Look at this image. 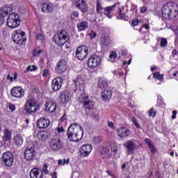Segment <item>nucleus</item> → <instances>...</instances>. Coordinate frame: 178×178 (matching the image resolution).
I'll return each mask as SVG.
<instances>
[{
	"mask_svg": "<svg viewBox=\"0 0 178 178\" xmlns=\"http://www.w3.org/2000/svg\"><path fill=\"white\" fill-rule=\"evenodd\" d=\"M67 135L70 141L77 143L83 138L84 131L83 127L77 123L71 124L67 129Z\"/></svg>",
	"mask_w": 178,
	"mask_h": 178,
	"instance_id": "obj_1",
	"label": "nucleus"
},
{
	"mask_svg": "<svg viewBox=\"0 0 178 178\" xmlns=\"http://www.w3.org/2000/svg\"><path fill=\"white\" fill-rule=\"evenodd\" d=\"M161 15L163 19H175L177 17L178 6L173 3H167L161 8Z\"/></svg>",
	"mask_w": 178,
	"mask_h": 178,
	"instance_id": "obj_2",
	"label": "nucleus"
},
{
	"mask_svg": "<svg viewBox=\"0 0 178 178\" xmlns=\"http://www.w3.org/2000/svg\"><path fill=\"white\" fill-rule=\"evenodd\" d=\"M69 33H67V31L65 29L58 31L52 38L54 42H55L56 45L59 48H62L63 45L69 41Z\"/></svg>",
	"mask_w": 178,
	"mask_h": 178,
	"instance_id": "obj_3",
	"label": "nucleus"
},
{
	"mask_svg": "<svg viewBox=\"0 0 178 178\" xmlns=\"http://www.w3.org/2000/svg\"><path fill=\"white\" fill-rule=\"evenodd\" d=\"M38 109H40V103L34 98L28 99L24 106L26 115H34L38 111Z\"/></svg>",
	"mask_w": 178,
	"mask_h": 178,
	"instance_id": "obj_4",
	"label": "nucleus"
},
{
	"mask_svg": "<svg viewBox=\"0 0 178 178\" xmlns=\"http://www.w3.org/2000/svg\"><path fill=\"white\" fill-rule=\"evenodd\" d=\"M6 24L9 29H16L17 27H19V26H20V17L19 16V14L12 13L8 15Z\"/></svg>",
	"mask_w": 178,
	"mask_h": 178,
	"instance_id": "obj_5",
	"label": "nucleus"
},
{
	"mask_svg": "<svg viewBox=\"0 0 178 178\" xmlns=\"http://www.w3.org/2000/svg\"><path fill=\"white\" fill-rule=\"evenodd\" d=\"M102 58L98 55H92L89 57L87 61L88 67L90 70H94L101 65Z\"/></svg>",
	"mask_w": 178,
	"mask_h": 178,
	"instance_id": "obj_6",
	"label": "nucleus"
},
{
	"mask_svg": "<svg viewBox=\"0 0 178 178\" xmlns=\"http://www.w3.org/2000/svg\"><path fill=\"white\" fill-rule=\"evenodd\" d=\"M26 33L21 29L15 31L14 34L12 36L13 41L15 44H19L20 45H24L26 44V38L24 37Z\"/></svg>",
	"mask_w": 178,
	"mask_h": 178,
	"instance_id": "obj_7",
	"label": "nucleus"
},
{
	"mask_svg": "<svg viewBox=\"0 0 178 178\" xmlns=\"http://www.w3.org/2000/svg\"><path fill=\"white\" fill-rule=\"evenodd\" d=\"M123 145L127 149L128 154H133L135 149L140 148V147H143V144L136 140H129L125 142Z\"/></svg>",
	"mask_w": 178,
	"mask_h": 178,
	"instance_id": "obj_8",
	"label": "nucleus"
},
{
	"mask_svg": "<svg viewBox=\"0 0 178 178\" xmlns=\"http://www.w3.org/2000/svg\"><path fill=\"white\" fill-rule=\"evenodd\" d=\"M88 56V49L86 46H79L76 51V57L79 60H84Z\"/></svg>",
	"mask_w": 178,
	"mask_h": 178,
	"instance_id": "obj_9",
	"label": "nucleus"
},
{
	"mask_svg": "<svg viewBox=\"0 0 178 178\" xmlns=\"http://www.w3.org/2000/svg\"><path fill=\"white\" fill-rule=\"evenodd\" d=\"M12 12V7L9 6H4L0 8V27L5 23V17Z\"/></svg>",
	"mask_w": 178,
	"mask_h": 178,
	"instance_id": "obj_10",
	"label": "nucleus"
},
{
	"mask_svg": "<svg viewBox=\"0 0 178 178\" xmlns=\"http://www.w3.org/2000/svg\"><path fill=\"white\" fill-rule=\"evenodd\" d=\"M36 153L35 150H34V148L32 147H26L24 152V158L26 161H28L29 162H32V161H34L35 159Z\"/></svg>",
	"mask_w": 178,
	"mask_h": 178,
	"instance_id": "obj_11",
	"label": "nucleus"
},
{
	"mask_svg": "<svg viewBox=\"0 0 178 178\" xmlns=\"http://www.w3.org/2000/svg\"><path fill=\"white\" fill-rule=\"evenodd\" d=\"M13 154L10 152H6L2 154V161L5 165L8 168L12 166L13 165Z\"/></svg>",
	"mask_w": 178,
	"mask_h": 178,
	"instance_id": "obj_12",
	"label": "nucleus"
},
{
	"mask_svg": "<svg viewBox=\"0 0 178 178\" xmlns=\"http://www.w3.org/2000/svg\"><path fill=\"white\" fill-rule=\"evenodd\" d=\"M13 98H23L24 97V89L21 86H14L10 91Z\"/></svg>",
	"mask_w": 178,
	"mask_h": 178,
	"instance_id": "obj_13",
	"label": "nucleus"
},
{
	"mask_svg": "<svg viewBox=\"0 0 178 178\" xmlns=\"http://www.w3.org/2000/svg\"><path fill=\"white\" fill-rule=\"evenodd\" d=\"M67 70V62L66 60L61 59L57 63L55 70L58 74H62L66 72Z\"/></svg>",
	"mask_w": 178,
	"mask_h": 178,
	"instance_id": "obj_14",
	"label": "nucleus"
},
{
	"mask_svg": "<svg viewBox=\"0 0 178 178\" xmlns=\"http://www.w3.org/2000/svg\"><path fill=\"white\" fill-rule=\"evenodd\" d=\"M63 143L58 138H53L50 140L49 147L53 151H59L62 148Z\"/></svg>",
	"mask_w": 178,
	"mask_h": 178,
	"instance_id": "obj_15",
	"label": "nucleus"
},
{
	"mask_svg": "<svg viewBox=\"0 0 178 178\" xmlns=\"http://www.w3.org/2000/svg\"><path fill=\"white\" fill-rule=\"evenodd\" d=\"M81 104H83L86 111H92L94 109V102L89 99L88 96H84L81 100Z\"/></svg>",
	"mask_w": 178,
	"mask_h": 178,
	"instance_id": "obj_16",
	"label": "nucleus"
},
{
	"mask_svg": "<svg viewBox=\"0 0 178 178\" xmlns=\"http://www.w3.org/2000/svg\"><path fill=\"white\" fill-rule=\"evenodd\" d=\"M63 85V78L56 77L51 81V89L53 91H59Z\"/></svg>",
	"mask_w": 178,
	"mask_h": 178,
	"instance_id": "obj_17",
	"label": "nucleus"
},
{
	"mask_svg": "<svg viewBox=\"0 0 178 178\" xmlns=\"http://www.w3.org/2000/svg\"><path fill=\"white\" fill-rule=\"evenodd\" d=\"M117 134L120 138H126L131 134V131L126 127H121L117 129Z\"/></svg>",
	"mask_w": 178,
	"mask_h": 178,
	"instance_id": "obj_18",
	"label": "nucleus"
},
{
	"mask_svg": "<svg viewBox=\"0 0 178 178\" xmlns=\"http://www.w3.org/2000/svg\"><path fill=\"white\" fill-rule=\"evenodd\" d=\"M92 151V146L91 145H83L79 149L80 155L83 158H86L91 154Z\"/></svg>",
	"mask_w": 178,
	"mask_h": 178,
	"instance_id": "obj_19",
	"label": "nucleus"
},
{
	"mask_svg": "<svg viewBox=\"0 0 178 178\" xmlns=\"http://www.w3.org/2000/svg\"><path fill=\"white\" fill-rule=\"evenodd\" d=\"M51 124V121L48 118H40L36 122V126L38 129H47Z\"/></svg>",
	"mask_w": 178,
	"mask_h": 178,
	"instance_id": "obj_20",
	"label": "nucleus"
},
{
	"mask_svg": "<svg viewBox=\"0 0 178 178\" xmlns=\"http://www.w3.org/2000/svg\"><path fill=\"white\" fill-rule=\"evenodd\" d=\"M60 101L61 104H67L72 99V95L67 90H63L60 93Z\"/></svg>",
	"mask_w": 178,
	"mask_h": 178,
	"instance_id": "obj_21",
	"label": "nucleus"
},
{
	"mask_svg": "<svg viewBox=\"0 0 178 178\" xmlns=\"http://www.w3.org/2000/svg\"><path fill=\"white\" fill-rule=\"evenodd\" d=\"M75 5L82 13H86L88 12V4H87V1L85 0H78L75 2Z\"/></svg>",
	"mask_w": 178,
	"mask_h": 178,
	"instance_id": "obj_22",
	"label": "nucleus"
},
{
	"mask_svg": "<svg viewBox=\"0 0 178 178\" xmlns=\"http://www.w3.org/2000/svg\"><path fill=\"white\" fill-rule=\"evenodd\" d=\"M44 108L46 112H49L50 113H55L56 111V102L54 101L47 102L44 105Z\"/></svg>",
	"mask_w": 178,
	"mask_h": 178,
	"instance_id": "obj_23",
	"label": "nucleus"
},
{
	"mask_svg": "<svg viewBox=\"0 0 178 178\" xmlns=\"http://www.w3.org/2000/svg\"><path fill=\"white\" fill-rule=\"evenodd\" d=\"M40 169L38 168H33L29 172V176L31 178H44V173L42 172H40Z\"/></svg>",
	"mask_w": 178,
	"mask_h": 178,
	"instance_id": "obj_24",
	"label": "nucleus"
},
{
	"mask_svg": "<svg viewBox=\"0 0 178 178\" xmlns=\"http://www.w3.org/2000/svg\"><path fill=\"white\" fill-rule=\"evenodd\" d=\"M120 6V3L117 2V3H115L111 6H106L104 8V15H106V16H107L108 19H112V15H111V13H112V12L115 10V8H116V6Z\"/></svg>",
	"mask_w": 178,
	"mask_h": 178,
	"instance_id": "obj_25",
	"label": "nucleus"
},
{
	"mask_svg": "<svg viewBox=\"0 0 178 178\" xmlns=\"http://www.w3.org/2000/svg\"><path fill=\"white\" fill-rule=\"evenodd\" d=\"M124 8H120V6H118V10L117 13V19L118 20H124V22H127L129 20V17L123 12Z\"/></svg>",
	"mask_w": 178,
	"mask_h": 178,
	"instance_id": "obj_26",
	"label": "nucleus"
},
{
	"mask_svg": "<svg viewBox=\"0 0 178 178\" xmlns=\"http://www.w3.org/2000/svg\"><path fill=\"white\" fill-rule=\"evenodd\" d=\"M42 12H48V13L54 11V5L52 3L43 2L41 3Z\"/></svg>",
	"mask_w": 178,
	"mask_h": 178,
	"instance_id": "obj_27",
	"label": "nucleus"
},
{
	"mask_svg": "<svg viewBox=\"0 0 178 178\" xmlns=\"http://www.w3.org/2000/svg\"><path fill=\"white\" fill-rule=\"evenodd\" d=\"M2 140L4 141V143L10 141L12 140V131H10V130H9L8 128L4 129L3 130Z\"/></svg>",
	"mask_w": 178,
	"mask_h": 178,
	"instance_id": "obj_28",
	"label": "nucleus"
},
{
	"mask_svg": "<svg viewBox=\"0 0 178 178\" xmlns=\"http://www.w3.org/2000/svg\"><path fill=\"white\" fill-rule=\"evenodd\" d=\"M49 137H51V134H49V132L46 131H40L37 134L38 140H42L43 141L48 140Z\"/></svg>",
	"mask_w": 178,
	"mask_h": 178,
	"instance_id": "obj_29",
	"label": "nucleus"
},
{
	"mask_svg": "<svg viewBox=\"0 0 178 178\" xmlns=\"http://www.w3.org/2000/svg\"><path fill=\"white\" fill-rule=\"evenodd\" d=\"M13 141L15 145L21 147L23 145V136L20 134H17L14 136Z\"/></svg>",
	"mask_w": 178,
	"mask_h": 178,
	"instance_id": "obj_30",
	"label": "nucleus"
},
{
	"mask_svg": "<svg viewBox=\"0 0 178 178\" xmlns=\"http://www.w3.org/2000/svg\"><path fill=\"white\" fill-rule=\"evenodd\" d=\"M76 90H81L84 87V80L81 77H77L76 79L73 80Z\"/></svg>",
	"mask_w": 178,
	"mask_h": 178,
	"instance_id": "obj_31",
	"label": "nucleus"
},
{
	"mask_svg": "<svg viewBox=\"0 0 178 178\" xmlns=\"http://www.w3.org/2000/svg\"><path fill=\"white\" fill-rule=\"evenodd\" d=\"M102 98L103 101H105L106 102L109 101L111 98H112V91L111 90H104L102 92Z\"/></svg>",
	"mask_w": 178,
	"mask_h": 178,
	"instance_id": "obj_32",
	"label": "nucleus"
},
{
	"mask_svg": "<svg viewBox=\"0 0 178 178\" xmlns=\"http://www.w3.org/2000/svg\"><path fill=\"white\" fill-rule=\"evenodd\" d=\"M111 38L109 36L106 35L105 34L102 35L100 37V42L102 45H104L105 47H108L111 44Z\"/></svg>",
	"mask_w": 178,
	"mask_h": 178,
	"instance_id": "obj_33",
	"label": "nucleus"
},
{
	"mask_svg": "<svg viewBox=\"0 0 178 178\" xmlns=\"http://www.w3.org/2000/svg\"><path fill=\"white\" fill-rule=\"evenodd\" d=\"M76 27L78 31H84L88 29V22L87 21H82L77 24Z\"/></svg>",
	"mask_w": 178,
	"mask_h": 178,
	"instance_id": "obj_34",
	"label": "nucleus"
},
{
	"mask_svg": "<svg viewBox=\"0 0 178 178\" xmlns=\"http://www.w3.org/2000/svg\"><path fill=\"white\" fill-rule=\"evenodd\" d=\"M97 86H98V88H102V89L108 87V79L105 78L99 79Z\"/></svg>",
	"mask_w": 178,
	"mask_h": 178,
	"instance_id": "obj_35",
	"label": "nucleus"
},
{
	"mask_svg": "<svg viewBox=\"0 0 178 178\" xmlns=\"http://www.w3.org/2000/svg\"><path fill=\"white\" fill-rule=\"evenodd\" d=\"M145 143L148 145L149 148L151 149L152 154L153 155H155V154L156 153V148H155L154 144L151 143V140L148 138H146L145 139Z\"/></svg>",
	"mask_w": 178,
	"mask_h": 178,
	"instance_id": "obj_36",
	"label": "nucleus"
},
{
	"mask_svg": "<svg viewBox=\"0 0 178 178\" xmlns=\"http://www.w3.org/2000/svg\"><path fill=\"white\" fill-rule=\"evenodd\" d=\"M153 78L156 79V80H159V81H162L163 80V75L161 74L159 72L153 73Z\"/></svg>",
	"mask_w": 178,
	"mask_h": 178,
	"instance_id": "obj_37",
	"label": "nucleus"
},
{
	"mask_svg": "<svg viewBox=\"0 0 178 178\" xmlns=\"http://www.w3.org/2000/svg\"><path fill=\"white\" fill-rule=\"evenodd\" d=\"M70 162V159H60L58 161V165H59V166H65V165H69V163Z\"/></svg>",
	"mask_w": 178,
	"mask_h": 178,
	"instance_id": "obj_38",
	"label": "nucleus"
},
{
	"mask_svg": "<svg viewBox=\"0 0 178 178\" xmlns=\"http://www.w3.org/2000/svg\"><path fill=\"white\" fill-rule=\"evenodd\" d=\"M108 149L104 146L99 147V154L100 155H106V152H108Z\"/></svg>",
	"mask_w": 178,
	"mask_h": 178,
	"instance_id": "obj_39",
	"label": "nucleus"
},
{
	"mask_svg": "<svg viewBox=\"0 0 178 178\" xmlns=\"http://www.w3.org/2000/svg\"><path fill=\"white\" fill-rule=\"evenodd\" d=\"M118 58V54L116 51H111L109 55V59H112L111 62H115V59Z\"/></svg>",
	"mask_w": 178,
	"mask_h": 178,
	"instance_id": "obj_40",
	"label": "nucleus"
},
{
	"mask_svg": "<svg viewBox=\"0 0 178 178\" xmlns=\"http://www.w3.org/2000/svg\"><path fill=\"white\" fill-rule=\"evenodd\" d=\"M97 13H102V11L104 10V8H102V5H101V2L97 1Z\"/></svg>",
	"mask_w": 178,
	"mask_h": 178,
	"instance_id": "obj_41",
	"label": "nucleus"
},
{
	"mask_svg": "<svg viewBox=\"0 0 178 178\" xmlns=\"http://www.w3.org/2000/svg\"><path fill=\"white\" fill-rule=\"evenodd\" d=\"M157 105L158 106H160V108H163V109L166 108V103H165V102H163V100L162 99L157 100Z\"/></svg>",
	"mask_w": 178,
	"mask_h": 178,
	"instance_id": "obj_42",
	"label": "nucleus"
},
{
	"mask_svg": "<svg viewBox=\"0 0 178 178\" xmlns=\"http://www.w3.org/2000/svg\"><path fill=\"white\" fill-rule=\"evenodd\" d=\"M149 116H150V118H155V116H156V110L154 108H150L149 111Z\"/></svg>",
	"mask_w": 178,
	"mask_h": 178,
	"instance_id": "obj_43",
	"label": "nucleus"
},
{
	"mask_svg": "<svg viewBox=\"0 0 178 178\" xmlns=\"http://www.w3.org/2000/svg\"><path fill=\"white\" fill-rule=\"evenodd\" d=\"M36 38L39 41H45V35H44L43 33H41L37 34Z\"/></svg>",
	"mask_w": 178,
	"mask_h": 178,
	"instance_id": "obj_44",
	"label": "nucleus"
},
{
	"mask_svg": "<svg viewBox=\"0 0 178 178\" xmlns=\"http://www.w3.org/2000/svg\"><path fill=\"white\" fill-rule=\"evenodd\" d=\"M101 141H102V138H101V136H95L92 140L94 144H99Z\"/></svg>",
	"mask_w": 178,
	"mask_h": 178,
	"instance_id": "obj_45",
	"label": "nucleus"
},
{
	"mask_svg": "<svg viewBox=\"0 0 178 178\" xmlns=\"http://www.w3.org/2000/svg\"><path fill=\"white\" fill-rule=\"evenodd\" d=\"M132 123L134 124L136 129H140V127H141L140 126V124L137 121V118H136V117L132 118Z\"/></svg>",
	"mask_w": 178,
	"mask_h": 178,
	"instance_id": "obj_46",
	"label": "nucleus"
},
{
	"mask_svg": "<svg viewBox=\"0 0 178 178\" xmlns=\"http://www.w3.org/2000/svg\"><path fill=\"white\" fill-rule=\"evenodd\" d=\"M34 70H37V66L35 65H29L26 67V72H34Z\"/></svg>",
	"mask_w": 178,
	"mask_h": 178,
	"instance_id": "obj_47",
	"label": "nucleus"
},
{
	"mask_svg": "<svg viewBox=\"0 0 178 178\" xmlns=\"http://www.w3.org/2000/svg\"><path fill=\"white\" fill-rule=\"evenodd\" d=\"M160 45L162 47H166V45H168V40H166V38H161Z\"/></svg>",
	"mask_w": 178,
	"mask_h": 178,
	"instance_id": "obj_48",
	"label": "nucleus"
},
{
	"mask_svg": "<svg viewBox=\"0 0 178 178\" xmlns=\"http://www.w3.org/2000/svg\"><path fill=\"white\" fill-rule=\"evenodd\" d=\"M42 52V50L41 49L38 50L37 49H33V56H38V55H40Z\"/></svg>",
	"mask_w": 178,
	"mask_h": 178,
	"instance_id": "obj_49",
	"label": "nucleus"
},
{
	"mask_svg": "<svg viewBox=\"0 0 178 178\" xmlns=\"http://www.w3.org/2000/svg\"><path fill=\"white\" fill-rule=\"evenodd\" d=\"M42 172V173H44V175H48V173H49V170H48V165H47V163L43 165V171Z\"/></svg>",
	"mask_w": 178,
	"mask_h": 178,
	"instance_id": "obj_50",
	"label": "nucleus"
},
{
	"mask_svg": "<svg viewBox=\"0 0 178 178\" xmlns=\"http://www.w3.org/2000/svg\"><path fill=\"white\" fill-rule=\"evenodd\" d=\"M56 130H57L58 133H59V134L65 133V129H63V127H62V125H60V124H58V127L56 128Z\"/></svg>",
	"mask_w": 178,
	"mask_h": 178,
	"instance_id": "obj_51",
	"label": "nucleus"
},
{
	"mask_svg": "<svg viewBox=\"0 0 178 178\" xmlns=\"http://www.w3.org/2000/svg\"><path fill=\"white\" fill-rule=\"evenodd\" d=\"M119 54L121 55V56H127L128 51L126 49H122L119 51Z\"/></svg>",
	"mask_w": 178,
	"mask_h": 178,
	"instance_id": "obj_52",
	"label": "nucleus"
},
{
	"mask_svg": "<svg viewBox=\"0 0 178 178\" xmlns=\"http://www.w3.org/2000/svg\"><path fill=\"white\" fill-rule=\"evenodd\" d=\"M139 22L138 19H133L131 20V26L136 27L138 24Z\"/></svg>",
	"mask_w": 178,
	"mask_h": 178,
	"instance_id": "obj_53",
	"label": "nucleus"
},
{
	"mask_svg": "<svg viewBox=\"0 0 178 178\" xmlns=\"http://www.w3.org/2000/svg\"><path fill=\"white\" fill-rule=\"evenodd\" d=\"M8 109L11 111V112H15V111H16V106L14 104H10L8 106Z\"/></svg>",
	"mask_w": 178,
	"mask_h": 178,
	"instance_id": "obj_54",
	"label": "nucleus"
},
{
	"mask_svg": "<svg viewBox=\"0 0 178 178\" xmlns=\"http://www.w3.org/2000/svg\"><path fill=\"white\" fill-rule=\"evenodd\" d=\"M143 27H145V29L146 30L149 29V25L145 24L143 25V26H141V27L139 29V31H142Z\"/></svg>",
	"mask_w": 178,
	"mask_h": 178,
	"instance_id": "obj_55",
	"label": "nucleus"
},
{
	"mask_svg": "<svg viewBox=\"0 0 178 178\" xmlns=\"http://www.w3.org/2000/svg\"><path fill=\"white\" fill-rule=\"evenodd\" d=\"M90 37L92 40H93V38H95V37H97V33L92 31L90 34Z\"/></svg>",
	"mask_w": 178,
	"mask_h": 178,
	"instance_id": "obj_56",
	"label": "nucleus"
},
{
	"mask_svg": "<svg viewBox=\"0 0 178 178\" xmlns=\"http://www.w3.org/2000/svg\"><path fill=\"white\" fill-rule=\"evenodd\" d=\"M147 12V6H143L140 8V13H145Z\"/></svg>",
	"mask_w": 178,
	"mask_h": 178,
	"instance_id": "obj_57",
	"label": "nucleus"
},
{
	"mask_svg": "<svg viewBox=\"0 0 178 178\" xmlns=\"http://www.w3.org/2000/svg\"><path fill=\"white\" fill-rule=\"evenodd\" d=\"M176 115H177V111L176 110L172 111V115L171 116V119H176Z\"/></svg>",
	"mask_w": 178,
	"mask_h": 178,
	"instance_id": "obj_58",
	"label": "nucleus"
},
{
	"mask_svg": "<svg viewBox=\"0 0 178 178\" xmlns=\"http://www.w3.org/2000/svg\"><path fill=\"white\" fill-rule=\"evenodd\" d=\"M106 172L108 176H111V177H115V174L112 173L111 171L106 170Z\"/></svg>",
	"mask_w": 178,
	"mask_h": 178,
	"instance_id": "obj_59",
	"label": "nucleus"
},
{
	"mask_svg": "<svg viewBox=\"0 0 178 178\" xmlns=\"http://www.w3.org/2000/svg\"><path fill=\"white\" fill-rule=\"evenodd\" d=\"M48 73H49L48 70H44L43 71V77H48Z\"/></svg>",
	"mask_w": 178,
	"mask_h": 178,
	"instance_id": "obj_60",
	"label": "nucleus"
},
{
	"mask_svg": "<svg viewBox=\"0 0 178 178\" xmlns=\"http://www.w3.org/2000/svg\"><path fill=\"white\" fill-rule=\"evenodd\" d=\"M111 151H112L113 152H114V154H117V153H118V147H111Z\"/></svg>",
	"mask_w": 178,
	"mask_h": 178,
	"instance_id": "obj_61",
	"label": "nucleus"
},
{
	"mask_svg": "<svg viewBox=\"0 0 178 178\" xmlns=\"http://www.w3.org/2000/svg\"><path fill=\"white\" fill-rule=\"evenodd\" d=\"M108 127H111V129H113L115 124L112 122H108Z\"/></svg>",
	"mask_w": 178,
	"mask_h": 178,
	"instance_id": "obj_62",
	"label": "nucleus"
},
{
	"mask_svg": "<svg viewBox=\"0 0 178 178\" xmlns=\"http://www.w3.org/2000/svg\"><path fill=\"white\" fill-rule=\"evenodd\" d=\"M72 15L74 17H79V12L78 11H73Z\"/></svg>",
	"mask_w": 178,
	"mask_h": 178,
	"instance_id": "obj_63",
	"label": "nucleus"
},
{
	"mask_svg": "<svg viewBox=\"0 0 178 178\" xmlns=\"http://www.w3.org/2000/svg\"><path fill=\"white\" fill-rule=\"evenodd\" d=\"M58 172L56 171H54V173L51 175L52 178H58Z\"/></svg>",
	"mask_w": 178,
	"mask_h": 178,
	"instance_id": "obj_64",
	"label": "nucleus"
}]
</instances>
